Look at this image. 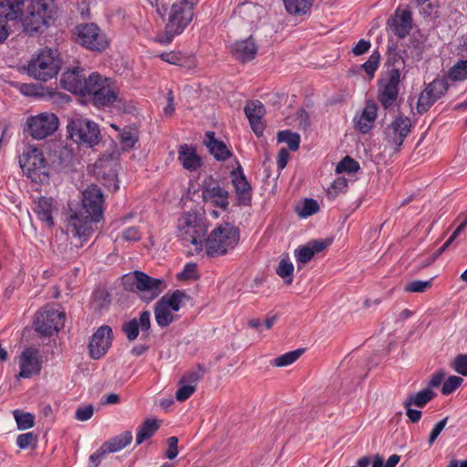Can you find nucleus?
Returning a JSON list of instances; mask_svg holds the SVG:
<instances>
[{"instance_id":"obj_50","label":"nucleus","mask_w":467,"mask_h":467,"mask_svg":"<svg viewBox=\"0 0 467 467\" xmlns=\"http://www.w3.org/2000/svg\"><path fill=\"white\" fill-rule=\"evenodd\" d=\"M463 379L457 376L449 377L443 383L441 392L448 395L456 390L462 383Z\"/></svg>"},{"instance_id":"obj_53","label":"nucleus","mask_w":467,"mask_h":467,"mask_svg":"<svg viewBox=\"0 0 467 467\" xmlns=\"http://www.w3.org/2000/svg\"><path fill=\"white\" fill-rule=\"evenodd\" d=\"M196 265L193 263H187L183 269L177 274L179 280H190L196 278Z\"/></svg>"},{"instance_id":"obj_5","label":"nucleus","mask_w":467,"mask_h":467,"mask_svg":"<svg viewBox=\"0 0 467 467\" xmlns=\"http://www.w3.org/2000/svg\"><path fill=\"white\" fill-rule=\"evenodd\" d=\"M122 283L126 289L136 291L140 298L146 302L158 297L166 288L164 280L150 277L141 271H134L124 275Z\"/></svg>"},{"instance_id":"obj_21","label":"nucleus","mask_w":467,"mask_h":467,"mask_svg":"<svg viewBox=\"0 0 467 467\" xmlns=\"http://www.w3.org/2000/svg\"><path fill=\"white\" fill-rule=\"evenodd\" d=\"M400 82V73L398 70L393 71L389 78L382 81L379 89V100L384 108L393 105L398 97V85Z\"/></svg>"},{"instance_id":"obj_36","label":"nucleus","mask_w":467,"mask_h":467,"mask_svg":"<svg viewBox=\"0 0 467 467\" xmlns=\"http://www.w3.org/2000/svg\"><path fill=\"white\" fill-rule=\"evenodd\" d=\"M435 396V393L431 389H424L415 394L410 395L404 401V407L416 406L422 408Z\"/></svg>"},{"instance_id":"obj_35","label":"nucleus","mask_w":467,"mask_h":467,"mask_svg":"<svg viewBox=\"0 0 467 467\" xmlns=\"http://www.w3.org/2000/svg\"><path fill=\"white\" fill-rule=\"evenodd\" d=\"M132 441V433L130 431H124L106 441L102 446L108 453H113L121 451Z\"/></svg>"},{"instance_id":"obj_7","label":"nucleus","mask_w":467,"mask_h":467,"mask_svg":"<svg viewBox=\"0 0 467 467\" xmlns=\"http://www.w3.org/2000/svg\"><path fill=\"white\" fill-rule=\"evenodd\" d=\"M55 11V0H32L26 13L21 9L23 16L18 20L26 31H37L41 26L47 25V20L53 17Z\"/></svg>"},{"instance_id":"obj_22","label":"nucleus","mask_w":467,"mask_h":467,"mask_svg":"<svg viewBox=\"0 0 467 467\" xmlns=\"http://www.w3.org/2000/svg\"><path fill=\"white\" fill-rule=\"evenodd\" d=\"M151 314L149 310L142 311L139 318H133L123 325V331L130 341L135 340L139 337L140 330L144 335L150 328Z\"/></svg>"},{"instance_id":"obj_30","label":"nucleus","mask_w":467,"mask_h":467,"mask_svg":"<svg viewBox=\"0 0 467 467\" xmlns=\"http://www.w3.org/2000/svg\"><path fill=\"white\" fill-rule=\"evenodd\" d=\"M235 57L243 62L250 61L255 57L257 47L252 37L236 41L233 47Z\"/></svg>"},{"instance_id":"obj_33","label":"nucleus","mask_w":467,"mask_h":467,"mask_svg":"<svg viewBox=\"0 0 467 467\" xmlns=\"http://www.w3.org/2000/svg\"><path fill=\"white\" fill-rule=\"evenodd\" d=\"M109 78L102 77L97 72L91 73L86 80L82 96L90 99L94 94L99 95V89L105 88V84L109 81Z\"/></svg>"},{"instance_id":"obj_25","label":"nucleus","mask_w":467,"mask_h":467,"mask_svg":"<svg viewBox=\"0 0 467 467\" xmlns=\"http://www.w3.org/2000/svg\"><path fill=\"white\" fill-rule=\"evenodd\" d=\"M178 161L188 171H195L202 166V160L192 145L182 144L178 148Z\"/></svg>"},{"instance_id":"obj_62","label":"nucleus","mask_w":467,"mask_h":467,"mask_svg":"<svg viewBox=\"0 0 467 467\" xmlns=\"http://www.w3.org/2000/svg\"><path fill=\"white\" fill-rule=\"evenodd\" d=\"M370 46H371V44L369 41L360 39L357 43V45L353 47L352 51L356 56H359V55H362V54L366 53L367 51H368V49L370 48Z\"/></svg>"},{"instance_id":"obj_20","label":"nucleus","mask_w":467,"mask_h":467,"mask_svg":"<svg viewBox=\"0 0 467 467\" xmlns=\"http://www.w3.org/2000/svg\"><path fill=\"white\" fill-rule=\"evenodd\" d=\"M86 80L87 78L83 74V70L76 67L63 73L60 83L65 89L82 96Z\"/></svg>"},{"instance_id":"obj_51","label":"nucleus","mask_w":467,"mask_h":467,"mask_svg":"<svg viewBox=\"0 0 467 467\" xmlns=\"http://www.w3.org/2000/svg\"><path fill=\"white\" fill-rule=\"evenodd\" d=\"M400 457L397 454H392L389 457L386 462H384L383 459L379 455H375L372 458V467H395L399 462Z\"/></svg>"},{"instance_id":"obj_40","label":"nucleus","mask_w":467,"mask_h":467,"mask_svg":"<svg viewBox=\"0 0 467 467\" xmlns=\"http://www.w3.org/2000/svg\"><path fill=\"white\" fill-rule=\"evenodd\" d=\"M303 349L298 348L293 351L286 352L275 358L272 364L275 367H286L296 362L303 353Z\"/></svg>"},{"instance_id":"obj_54","label":"nucleus","mask_w":467,"mask_h":467,"mask_svg":"<svg viewBox=\"0 0 467 467\" xmlns=\"http://www.w3.org/2000/svg\"><path fill=\"white\" fill-rule=\"evenodd\" d=\"M466 226L467 217L460 223V225L452 233L450 238L441 245V247L438 250V254H441V253H443L449 247V245L457 238V236L465 229Z\"/></svg>"},{"instance_id":"obj_59","label":"nucleus","mask_w":467,"mask_h":467,"mask_svg":"<svg viewBox=\"0 0 467 467\" xmlns=\"http://www.w3.org/2000/svg\"><path fill=\"white\" fill-rule=\"evenodd\" d=\"M178 438L175 436H171L168 439V450L166 451V457L170 460L174 459L178 455Z\"/></svg>"},{"instance_id":"obj_41","label":"nucleus","mask_w":467,"mask_h":467,"mask_svg":"<svg viewBox=\"0 0 467 467\" xmlns=\"http://www.w3.org/2000/svg\"><path fill=\"white\" fill-rule=\"evenodd\" d=\"M276 274L285 283L291 284L293 282L294 265L288 259H282L276 267Z\"/></svg>"},{"instance_id":"obj_14","label":"nucleus","mask_w":467,"mask_h":467,"mask_svg":"<svg viewBox=\"0 0 467 467\" xmlns=\"http://www.w3.org/2000/svg\"><path fill=\"white\" fill-rule=\"evenodd\" d=\"M19 373L18 377L30 379L39 375L42 369V357L36 348H26L17 357Z\"/></svg>"},{"instance_id":"obj_9","label":"nucleus","mask_w":467,"mask_h":467,"mask_svg":"<svg viewBox=\"0 0 467 467\" xmlns=\"http://www.w3.org/2000/svg\"><path fill=\"white\" fill-rule=\"evenodd\" d=\"M67 129L75 142L88 147L97 145L101 139L98 124L82 117L72 118Z\"/></svg>"},{"instance_id":"obj_3","label":"nucleus","mask_w":467,"mask_h":467,"mask_svg":"<svg viewBox=\"0 0 467 467\" xmlns=\"http://www.w3.org/2000/svg\"><path fill=\"white\" fill-rule=\"evenodd\" d=\"M193 7L186 0L174 2L168 12L164 33L157 37V41L168 45L174 36L181 35L193 19Z\"/></svg>"},{"instance_id":"obj_29","label":"nucleus","mask_w":467,"mask_h":467,"mask_svg":"<svg viewBox=\"0 0 467 467\" xmlns=\"http://www.w3.org/2000/svg\"><path fill=\"white\" fill-rule=\"evenodd\" d=\"M199 376L196 372L184 375L179 381V388L175 393L178 401L188 400L195 391Z\"/></svg>"},{"instance_id":"obj_1","label":"nucleus","mask_w":467,"mask_h":467,"mask_svg":"<svg viewBox=\"0 0 467 467\" xmlns=\"http://www.w3.org/2000/svg\"><path fill=\"white\" fill-rule=\"evenodd\" d=\"M103 193L96 185L88 186L83 192L82 205L90 218L84 216L80 211H71L66 219V230L67 234L86 242L94 232L92 223H98L103 218Z\"/></svg>"},{"instance_id":"obj_13","label":"nucleus","mask_w":467,"mask_h":467,"mask_svg":"<svg viewBox=\"0 0 467 467\" xmlns=\"http://www.w3.org/2000/svg\"><path fill=\"white\" fill-rule=\"evenodd\" d=\"M58 124V118L51 112H42L26 119L27 132L36 140L51 136L57 130Z\"/></svg>"},{"instance_id":"obj_52","label":"nucleus","mask_w":467,"mask_h":467,"mask_svg":"<svg viewBox=\"0 0 467 467\" xmlns=\"http://www.w3.org/2000/svg\"><path fill=\"white\" fill-rule=\"evenodd\" d=\"M295 256L298 263L306 264L313 258L314 254L313 251L309 248V246L306 245L297 248L295 251Z\"/></svg>"},{"instance_id":"obj_43","label":"nucleus","mask_w":467,"mask_h":467,"mask_svg":"<svg viewBox=\"0 0 467 467\" xmlns=\"http://www.w3.org/2000/svg\"><path fill=\"white\" fill-rule=\"evenodd\" d=\"M448 78L452 81H462L467 78V60L456 63L448 73Z\"/></svg>"},{"instance_id":"obj_19","label":"nucleus","mask_w":467,"mask_h":467,"mask_svg":"<svg viewBox=\"0 0 467 467\" xmlns=\"http://www.w3.org/2000/svg\"><path fill=\"white\" fill-rule=\"evenodd\" d=\"M32 210L37 219L47 227L52 228L54 226V214L57 213L58 207L53 198L42 196L35 200Z\"/></svg>"},{"instance_id":"obj_61","label":"nucleus","mask_w":467,"mask_h":467,"mask_svg":"<svg viewBox=\"0 0 467 467\" xmlns=\"http://www.w3.org/2000/svg\"><path fill=\"white\" fill-rule=\"evenodd\" d=\"M289 153L286 149L282 148L277 154L276 157V165L279 170H283L287 165V162L289 161Z\"/></svg>"},{"instance_id":"obj_11","label":"nucleus","mask_w":467,"mask_h":467,"mask_svg":"<svg viewBox=\"0 0 467 467\" xmlns=\"http://www.w3.org/2000/svg\"><path fill=\"white\" fill-rule=\"evenodd\" d=\"M66 314L58 306H47L40 310L34 322L36 332L52 336L64 327Z\"/></svg>"},{"instance_id":"obj_12","label":"nucleus","mask_w":467,"mask_h":467,"mask_svg":"<svg viewBox=\"0 0 467 467\" xmlns=\"http://www.w3.org/2000/svg\"><path fill=\"white\" fill-rule=\"evenodd\" d=\"M185 297L182 291L176 290L171 295L162 296L155 304V319L160 327H167L174 320L175 313L180 310Z\"/></svg>"},{"instance_id":"obj_18","label":"nucleus","mask_w":467,"mask_h":467,"mask_svg":"<svg viewBox=\"0 0 467 467\" xmlns=\"http://www.w3.org/2000/svg\"><path fill=\"white\" fill-rule=\"evenodd\" d=\"M411 129V122L408 117L399 116L387 128L386 136L388 141L399 150L405 138L409 135Z\"/></svg>"},{"instance_id":"obj_44","label":"nucleus","mask_w":467,"mask_h":467,"mask_svg":"<svg viewBox=\"0 0 467 467\" xmlns=\"http://www.w3.org/2000/svg\"><path fill=\"white\" fill-rule=\"evenodd\" d=\"M318 210L319 205L317 202L313 199H306L301 206L296 208L298 215L302 218H307L317 213Z\"/></svg>"},{"instance_id":"obj_4","label":"nucleus","mask_w":467,"mask_h":467,"mask_svg":"<svg viewBox=\"0 0 467 467\" xmlns=\"http://www.w3.org/2000/svg\"><path fill=\"white\" fill-rule=\"evenodd\" d=\"M239 230L234 225L224 223L215 227L203 239V249L209 256L223 255L234 249L239 242Z\"/></svg>"},{"instance_id":"obj_31","label":"nucleus","mask_w":467,"mask_h":467,"mask_svg":"<svg viewBox=\"0 0 467 467\" xmlns=\"http://www.w3.org/2000/svg\"><path fill=\"white\" fill-rule=\"evenodd\" d=\"M203 142L216 160L225 161L231 156V151L227 149L226 145L215 139L214 132L208 131L204 136Z\"/></svg>"},{"instance_id":"obj_17","label":"nucleus","mask_w":467,"mask_h":467,"mask_svg":"<svg viewBox=\"0 0 467 467\" xmlns=\"http://www.w3.org/2000/svg\"><path fill=\"white\" fill-rule=\"evenodd\" d=\"M448 85L445 79L436 78L431 81L419 97L417 106L419 112L428 110L437 99L445 94Z\"/></svg>"},{"instance_id":"obj_15","label":"nucleus","mask_w":467,"mask_h":467,"mask_svg":"<svg viewBox=\"0 0 467 467\" xmlns=\"http://www.w3.org/2000/svg\"><path fill=\"white\" fill-rule=\"evenodd\" d=\"M25 0H0V44L3 43L10 34L9 20L22 18L21 5Z\"/></svg>"},{"instance_id":"obj_60","label":"nucleus","mask_w":467,"mask_h":467,"mask_svg":"<svg viewBox=\"0 0 467 467\" xmlns=\"http://www.w3.org/2000/svg\"><path fill=\"white\" fill-rule=\"evenodd\" d=\"M34 440V436L31 432L23 433L17 436L16 445L18 448L25 450L29 447Z\"/></svg>"},{"instance_id":"obj_58","label":"nucleus","mask_w":467,"mask_h":467,"mask_svg":"<svg viewBox=\"0 0 467 467\" xmlns=\"http://www.w3.org/2000/svg\"><path fill=\"white\" fill-rule=\"evenodd\" d=\"M454 369L463 376H467V355L458 356L453 362Z\"/></svg>"},{"instance_id":"obj_34","label":"nucleus","mask_w":467,"mask_h":467,"mask_svg":"<svg viewBox=\"0 0 467 467\" xmlns=\"http://www.w3.org/2000/svg\"><path fill=\"white\" fill-rule=\"evenodd\" d=\"M393 30L399 37L407 36L411 28V15L408 10H402L393 19Z\"/></svg>"},{"instance_id":"obj_47","label":"nucleus","mask_w":467,"mask_h":467,"mask_svg":"<svg viewBox=\"0 0 467 467\" xmlns=\"http://www.w3.org/2000/svg\"><path fill=\"white\" fill-rule=\"evenodd\" d=\"M348 187V181L344 177H337L331 184L330 187L327 188V193L329 198H335L340 192L346 191Z\"/></svg>"},{"instance_id":"obj_6","label":"nucleus","mask_w":467,"mask_h":467,"mask_svg":"<svg viewBox=\"0 0 467 467\" xmlns=\"http://www.w3.org/2000/svg\"><path fill=\"white\" fill-rule=\"evenodd\" d=\"M61 67L57 50L44 48L35 54L27 66L28 74L40 81H47L57 77Z\"/></svg>"},{"instance_id":"obj_63","label":"nucleus","mask_w":467,"mask_h":467,"mask_svg":"<svg viewBox=\"0 0 467 467\" xmlns=\"http://www.w3.org/2000/svg\"><path fill=\"white\" fill-rule=\"evenodd\" d=\"M444 377H445V375L441 371L434 373L431 376V379L429 380L427 389H432L434 388H438L444 380Z\"/></svg>"},{"instance_id":"obj_26","label":"nucleus","mask_w":467,"mask_h":467,"mask_svg":"<svg viewBox=\"0 0 467 467\" xmlns=\"http://www.w3.org/2000/svg\"><path fill=\"white\" fill-rule=\"evenodd\" d=\"M231 179L239 202L248 204L251 200V186L240 167L231 172Z\"/></svg>"},{"instance_id":"obj_57","label":"nucleus","mask_w":467,"mask_h":467,"mask_svg":"<svg viewBox=\"0 0 467 467\" xmlns=\"http://www.w3.org/2000/svg\"><path fill=\"white\" fill-rule=\"evenodd\" d=\"M120 238L128 242H135L140 239V234L137 227H129L121 233Z\"/></svg>"},{"instance_id":"obj_23","label":"nucleus","mask_w":467,"mask_h":467,"mask_svg":"<svg viewBox=\"0 0 467 467\" xmlns=\"http://www.w3.org/2000/svg\"><path fill=\"white\" fill-rule=\"evenodd\" d=\"M244 113L250 122L253 131L257 136L262 135L265 129L262 119L265 113L263 103L258 100L248 102L244 108Z\"/></svg>"},{"instance_id":"obj_16","label":"nucleus","mask_w":467,"mask_h":467,"mask_svg":"<svg viewBox=\"0 0 467 467\" xmlns=\"http://www.w3.org/2000/svg\"><path fill=\"white\" fill-rule=\"evenodd\" d=\"M112 343V330L102 326L92 335L88 343V354L92 359H99L106 355Z\"/></svg>"},{"instance_id":"obj_24","label":"nucleus","mask_w":467,"mask_h":467,"mask_svg":"<svg viewBox=\"0 0 467 467\" xmlns=\"http://www.w3.org/2000/svg\"><path fill=\"white\" fill-rule=\"evenodd\" d=\"M378 107L374 102H367L365 108L354 118L355 128L361 133H368L374 126Z\"/></svg>"},{"instance_id":"obj_45","label":"nucleus","mask_w":467,"mask_h":467,"mask_svg":"<svg viewBox=\"0 0 467 467\" xmlns=\"http://www.w3.org/2000/svg\"><path fill=\"white\" fill-rule=\"evenodd\" d=\"M359 169L358 161L352 158L347 156L341 161H339L336 167V172L340 173H354Z\"/></svg>"},{"instance_id":"obj_28","label":"nucleus","mask_w":467,"mask_h":467,"mask_svg":"<svg viewBox=\"0 0 467 467\" xmlns=\"http://www.w3.org/2000/svg\"><path fill=\"white\" fill-rule=\"evenodd\" d=\"M105 86V88H100L99 89V95L94 94L89 99L97 107L110 106L119 99V89L110 78Z\"/></svg>"},{"instance_id":"obj_27","label":"nucleus","mask_w":467,"mask_h":467,"mask_svg":"<svg viewBox=\"0 0 467 467\" xmlns=\"http://www.w3.org/2000/svg\"><path fill=\"white\" fill-rule=\"evenodd\" d=\"M202 199L206 203H211L223 210H226L229 205V192L219 185L205 187L202 192Z\"/></svg>"},{"instance_id":"obj_48","label":"nucleus","mask_w":467,"mask_h":467,"mask_svg":"<svg viewBox=\"0 0 467 467\" xmlns=\"http://www.w3.org/2000/svg\"><path fill=\"white\" fill-rule=\"evenodd\" d=\"M380 56L379 52H373L368 59L361 65L366 73L372 78L379 67Z\"/></svg>"},{"instance_id":"obj_49","label":"nucleus","mask_w":467,"mask_h":467,"mask_svg":"<svg viewBox=\"0 0 467 467\" xmlns=\"http://www.w3.org/2000/svg\"><path fill=\"white\" fill-rule=\"evenodd\" d=\"M160 57L171 65H177V66H184L185 63V57L181 52H164L160 55Z\"/></svg>"},{"instance_id":"obj_32","label":"nucleus","mask_w":467,"mask_h":467,"mask_svg":"<svg viewBox=\"0 0 467 467\" xmlns=\"http://www.w3.org/2000/svg\"><path fill=\"white\" fill-rule=\"evenodd\" d=\"M286 13L293 16H308L315 0H282Z\"/></svg>"},{"instance_id":"obj_10","label":"nucleus","mask_w":467,"mask_h":467,"mask_svg":"<svg viewBox=\"0 0 467 467\" xmlns=\"http://www.w3.org/2000/svg\"><path fill=\"white\" fill-rule=\"evenodd\" d=\"M75 40L85 48L103 52L109 46L107 35L94 23H84L74 29Z\"/></svg>"},{"instance_id":"obj_2","label":"nucleus","mask_w":467,"mask_h":467,"mask_svg":"<svg viewBox=\"0 0 467 467\" xmlns=\"http://www.w3.org/2000/svg\"><path fill=\"white\" fill-rule=\"evenodd\" d=\"M208 225L204 218L195 211L183 213L177 222V235L184 245H192V253L198 254L203 251V239Z\"/></svg>"},{"instance_id":"obj_42","label":"nucleus","mask_w":467,"mask_h":467,"mask_svg":"<svg viewBox=\"0 0 467 467\" xmlns=\"http://www.w3.org/2000/svg\"><path fill=\"white\" fill-rule=\"evenodd\" d=\"M13 415L19 430L25 431L34 426L35 417L31 413L15 410Z\"/></svg>"},{"instance_id":"obj_39","label":"nucleus","mask_w":467,"mask_h":467,"mask_svg":"<svg viewBox=\"0 0 467 467\" xmlns=\"http://www.w3.org/2000/svg\"><path fill=\"white\" fill-rule=\"evenodd\" d=\"M138 139V131L132 128H125L119 134V142L123 150L133 148Z\"/></svg>"},{"instance_id":"obj_64","label":"nucleus","mask_w":467,"mask_h":467,"mask_svg":"<svg viewBox=\"0 0 467 467\" xmlns=\"http://www.w3.org/2000/svg\"><path fill=\"white\" fill-rule=\"evenodd\" d=\"M106 454H108V452H106L103 446H101L99 450L90 455L89 462L92 464V467H97Z\"/></svg>"},{"instance_id":"obj_8","label":"nucleus","mask_w":467,"mask_h":467,"mask_svg":"<svg viewBox=\"0 0 467 467\" xmlns=\"http://www.w3.org/2000/svg\"><path fill=\"white\" fill-rule=\"evenodd\" d=\"M19 163L25 174L33 182H44L48 180L47 161L43 152L36 147H26L19 159Z\"/></svg>"},{"instance_id":"obj_37","label":"nucleus","mask_w":467,"mask_h":467,"mask_svg":"<svg viewBox=\"0 0 467 467\" xmlns=\"http://www.w3.org/2000/svg\"><path fill=\"white\" fill-rule=\"evenodd\" d=\"M159 429V425L154 420H147L141 426L139 427L136 435L137 445L141 444L145 440L150 439Z\"/></svg>"},{"instance_id":"obj_46","label":"nucleus","mask_w":467,"mask_h":467,"mask_svg":"<svg viewBox=\"0 0 467 467\" xmlns=\"http://www.w3.org/2000/svg\"><path fill=\"white\" fill-rule=\"evenodd\" d=\"M432 285V279H429L426 281L422 280H413L409 282L404 290L410 293H422L430 289Z\"/></svg>"},{"instance_id":"obj_38","label":"nucleus","mask_w":467,"mask_h":467,"mask_svg":"<svg viewBox=\"0 0 467 467\" xmlns=\"http://www.w3.org/2000/svg\"><path fill=\"white\" fill-rule=\"evenodd\" d=\"M277 141L285 142L292 151H296L299 148L300 136L290 130H282L277 133Z\"/></svg>"},{"instance_id":"obj_55","label":"nucleus","mask_w":467,"mask_h":467,"mask_svg":"<svg viewBox=\"0 0 467 467\" xmlns=\"http://www.w3.org/2000/svg\"><path fill=\"white\" fill-rule=\"evenodd\" d=\"M94 413V409L92 405H88L84 407H79L76 410L75 417L78 420L86 421L89 420Z\"/></svg>"},{"instance_id":"obj_56","label":"nucleus","mask_w":467,"mask_h":467,"mask_svg":"<svg viewBox=\"0 0 467 467\" xmlns=\"http://www.w3.org/2000/svg\"><path fill=\"white\" fill-rule=\"evenodd\" d=\"M448 417H445L435 424L429 437V444L432 445L447 424Z\"/></svg>"}]
</instances>
